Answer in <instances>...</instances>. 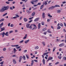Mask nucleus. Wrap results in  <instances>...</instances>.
I'll use <instances>...</instances> for the list:
<instances>
[{"label": "nucleus", "mask_w": 66, "mask_h": 66, "mask_svg": "<svg viewBox=\"0 0 66 66\" xmlns=\"http://www.w3.org/2000/svg\"><path fill=\"white\" fill-rule=\"evenodd\" d=\"M60 25L61 27H63V24L62 23H61Z\"/></svg>", "instance_id": "nucleus-45"}, {"label": "nucleus", "mask_w": 66, "mask_h": 66, "mask_svg": "<svg viewBox=\"0 0 66 66\" xmlns=\"http://www.w3.org/2000/svg\"><path fill=\"white\" fill-rule=\"evenodd\" d=\"M58 59H61V58H62V56H58Z\"/></svg>", "instance_id": "nucleus-36"}, {"label": "nucleus", "mask_w": 66, "mask_h": 66, "mask_svg": "<svg viewBox=\"0 0 66 66\" xmlns=\"http://www.w3.org/2000/svg\"><path fill=\"white\" fill-rule=\"evenodd\" d=\"M9 9V6L4 7L2 8V9L4 11H6V10H7L8 9Z\"/></svg>", "instance_id": "nucleus-2"}, {"label": "nucleus", "mask_w": 66, "mask_h": 66, "mask_svg": "<svg viewBox=\"0 0 66 66\" xmlns=\"http://www.w3.org/2000/svg\"><path fill=\"white\" fill-rule=\"evenodd\" d=\"M49 10H52V7H49Z\"/></svg>", "instance_id": "nucleus-56"}, {"label": "nucleus", "mask_w": 66, "mask_h": 66, "mask_svg": "<svg viewBox=\"0 0 66 66\" xmlns=\"http://www.w3.org/2000/svg\"><path fill=\"white\" fill-rule=\"evenodd\" d=\"M59 62H57L56 63H55V65H57V64H59Z\"/></svg>", "instance_id": "nucleus-51"}, {"label": "nucleus", "mask_w": 66, "mask_h": 66, "mask_svg": "<svg viewBox=\"0 0 66 66\" xmlns=\"http://www.w3.org/2000/svg\"><path fill=\"white\" fill-rule=\"evenodd\" d=\"M23 59L24 60H26V57L25 56H23Z\"/></svg>", "instance_id": "nucleus-44"}, {"label": "nucleus", "mask_w": 66, "mask_h": 66, "mask_svg": "<svg viewBox=\"0 0 66 66\" xmlns=\"http://www.w3.org/2000/svg\"><path fill=\"white\" fill-rule=\"evenodd\" d=\"M10 10H13V8L12 7H10Z\"/></svg>", "instance_id": "nucleus-53"}, {"label": "nucleus", "mask_w": 66, "mask_h": 66, "mask_svg": "<svg viewBox=\"0 0 66 66\" xmlns=\"http://www.w3.org/2000/svg\"><path fill=\"white\" fill-rule=\"evenodd\" d=\"M61 27L60 26H59L57 28V30H59V29H61Z\"/></svg>", "instance_id": "nucleus-39"}, {"label": "nucleus", "mask_w": 66, "mask_h": 66, "mask_svg": "<svg viewBox=\"0 0 66 66\" xmlns=\"http://www.w3.org/2000/svg\"><path fill=\"white\" fill-rule=\"evenodd\" d=\"M24 20L25 22H26V21H27L28 20L27 19V18H24L23 19Z\"/></svg>", "instance_id": "nucleus-14"}, {"label": "nucleus", "mask_w": 66, "mask_h": 66, "mask_svg": "<svg viewBox=\"0 0 66 66\" xmlns=\"http://www.w3.org/2000/svg\"><path fill=\"white\" fill-rule=\"evenodd\" d=\"M13 50H14V52H16V51H17V50H16V49H15V48H14L13 49Z\"/></svg>", "instance_id": "nucleus-37"}, {"label": "nucleus", "mask_w": 66, "mask_h": 66, "mask_svg": "<svg viewBox=\"0 0 66 66\" xmlns=\"http://www.w3.org/2000/svg\"><path fill=\"white\" fill-rule=\"evenodd\" d=\"M0 11H1V12H4V10L2 9L0 10Z\"/></svg>", "instance_id": "nucleus-31"}, {"label": "nucleus", "mask_w": 66, "mask_h": 66, "mask_svg": "<svg viewBox=\"0 0 66 66\" xmlns=\"http://www.w3.org/2000/svg\"><path fill=\"white\" fill-rule=\"evenodd\" d=\"M47 16H48V17H49L50 18H51V17H52V15H51L49 13H48Z\"/></svg>", "instance_id": "nucleus-11"}, {"label": "nucleus", "mask_w": 66, "mask_h": 66, "mask_svg": "<svg viewBox=\"0 0 66 66\" xmlns=\"http://www.w3.org/2000/svg\"><path fill=\"white\" fill-rule=\"evenodd\" d=\"M52 59H53V57H49L47 60V62H48L49 60H52Z\"/></svg>", "instance_id": "nucleus-8"}, {"label": "nucleus", "mask_w": 66, "mask_h": 66, "mask_svg": "<svg viewBox=\"0 0 66 66\" xmlns=\"http://www.w3.org/2000/svg\"><path fill=\"white\" fill-rule=\"evenodd\" d=\"M57 12L58 14H60L61 12V10H57Z\"/></svg>", "instance_id": "nucleus-7"}, {"label": "nucleus", "mask_w": 66, "mask_h": 66, "mask_svg": "<svg viewBox=\"0 0 66 66\" xmlns=\"http://www.w3.org/2000/svg\"><path fill=\"white\" fill-rule=\"evenodd\" d=\"M23 41H24V40H22L20 42V43H22L23 42Z\"/></svg>", "instance_id": "nucleus-38"}, {"label": "nucleus", "mask_w": 66, "mask_h": 66, "mask_svg": "<svg viewBox=\"0 0 66 66\" xmlns=\"http://www.w3.org/2000/svg\"><path fill=\"white\" fill-rule=\"evenodd\" d=\"M48 53H49V52H47L43 54V55H44V56L46 55H47V54H48Z\"/></svg>", "instance_id": "nucleus-20"}, {"label": "nucleus", "mask_w": 66, "mask_h": 66, "mask_svg": "<svg viewBox=\"0 0 66 66\" xmlns=\"http://www.w3.org/2000/svg\"><path fill=\"white\" fill-rule=\"evenodd\" d=\"M6 15H7V13H6L5 14H3V17H4V16H6Z\"/></svg>", "instance_id": "nucleus-26"}, {"label": "nucleus", "mask_w": 66, "mask_h": 66, "mask_svg": "<svg viewBox=\"0 0 66 66\" xmlns=\"http://www.w3.org/2000/svg\"><path fill=\"white\" fill-rule=\"evenodd\" d=\"M59 47H62L63 46L64 44L63 43H62L61 44H60L59 45Z\"/></svg>", "instance_id": "nucleus-19"}, {"label": "nucleus", "mask_w": 66, "mask_h": 66, "mask_svg": "<svg viewBox=\"0 0 66 66\" xmlns=\"http://www.w3.org/2000/svg\"><path fill=\"white\" fill-rule=\"evenodd\" d=\"M63 59L64 60H65V61H66V57H65V56L64 57H63Z\"/></svg>", "instance_id": "nucleus-34"}, {"label": "nucleus", "mask_w": 66, "mask_h": 66, "mask_svg": "<svg viewBox=\"0 0 66 66\" xmlns=\"http://www.w3.org/2000/svg\"><path fill=\"white\" fill-rule=\"evenodd\" d=\"M41 23H42V25H44V22H42Z\"/></svg>", "instance_id": "nucleus-52"}, {"label": "nucleus", "mask_w": 66, "mask_h": 66, "mask_svg": "<svg viewBox=\"0 0 66 66\" xmlns=\"http://www.w3.org/2000/svg\"><path fill=\"white\" fill-rule=\"evenodd\" d=\"M17 18V17H16V16H14L13 17V19H16V18Z\"/></svg>", "instance_id": "nucleus-62"}, {"label": "nucleus", "mask_w": 66, "mask_h": 66, "mask_svg": "<svg viewBox=\"0 0 66 66\" xmlns=\"http://www.w3.org/2000/svg\"><path fill=\"white\" fill-rule=\"evenodd\" d=\"M64 26L65 27H66V23H65V22H64Z\"/></svg>", "instance_id": "nucleus-64"}, {"label": "nucleus", "mask_w": 66, "mask_h": 66, "mask_svg": "<svg viewBox=\"0 0 66 66\" xmlns=\"http://www.w3.org/2000/svg\"><path fill=\"white\" fill-rule=\"evenodd\" d=\"M43 4H45V5H46L47 4V1H46L44 3H44H43Z\"/></svg>", "instance_id": "nucleus-29"}, {"label": "nucleus", "mask_w": 66, "mask_h": 66, "mask_svg": "<svg viewBox=\"0 0 66 66\" xmlns=\"http://www.w3.org/2000/svg\"><path fill=\"white\" fill-rule=\"evenodd\" d=\"M55 49H56V47H55L53 48V52H54V51H55Z\"/></svg>", "instance_id": "nucleus-30"}, {"label": "nucleus", "mask_w": 66, "mask_h": 66, "mask_svg": "<svg viewBox=\"0 0 66 66\" xmlns=\"http://www.w3.org/2000/svg\"><path fill=\"white\" fill-rule=\"evenodd\" d=\"M34 61H35V62L36 63H37V62H38V61H37V60H34Z\"/></svg>", "instance_id": "nucleus-60"}, {"label": "nucleus", "mask_w": 66, "mask_h": 66, "mask_svg": "<svg viewBox=\"0 0 66 66\" xmlns=\"http://www.w3.org/2000/svg\"><path fill=\"white\" fill-rule=\"evenodd\" d=\"M18 46H19V45H15V47H18Z\"/></svg>", "instance_id": "nucleus-55"}, {"label": "nucleus", "mask_w": 66, "mask_h": 66, "mask_svg": "<svg viewBox=\"0 0 66 66\" xmlns=\"http://www.w3.org/2000/svg\"><path fill=\"white\" fill-rule=\"evenodd\" d=\"M27 34H26L25 35V36H24V37L23 38V39H26V38H27Z\"/></svg>", "instance_id": "nucleus-22"}, {"label": "nucleus", "mask_w": 66, "mask_h": 66, "mask_svg": "<svg viewBox=\"0 0 66 66\" xmlns=\"http://www.w3.org/2000/svg\"><path fill=\"white\" fill-rule=\"evenodd\" d=\"M9 32L10 33H12V32H13V30L10 31Z\"/></svg>", "instance_id": "nucleus-54"}, {"label": "nucleus", "mask_w": 66, "mask_h": 66, "mask_svg": "<svg viewBox=\"0 0 66 66\" xmlns=\"http://www.w3.org/2000/svg\"><path fill=\"white\" fill-rule=\"evenodd\" d=\"M55 7H60V6L59 5H55Z\"/></svg>", "instance_id": "nucleus-24"}, {"label": "nucleus", "mask_w": 66, "mask_h": 66, "mask_svg": "<svg viewBox=\"0 0 66 66\" xmlns=\"http://www.w3.org/2000/svg\"><path fill=\"white\" fill-rule=\"evenodd\" d=\"M42 44L43 45V46H45V43L44 42H43L42 43Z\"/></svg>", "instance_id": "nucleus-42"}, {"label": "nucleus", "mask_w": 66, "mask_h": 66, "mask_svg": "<svg viewBox=\"0 0 66 66\" xmlns=\"http://www.w3.org/2000/svg\"><path fill=\"white\" fill-rule=\"evenodd\" d=\"M44 6V5H42L40 7V9L42 10L43 8V7Z\"/></svg>", "instance_id": "nucleus-28"}, {"label": "nucleus", "mask_w": 66, "mask_h": 66, "mask_svg": "<svg viewBox=\"0 0 66 66\" xmlns=\"http://www.w3.org/2000/svg\"><path fill=\"white\" fill-rule=\"evenodd\" d=\"M3 25V23L2 22L0 24V28H1L2 27Z\"/></svg>", "instance_id": "nucleus-16"}, {"label": "nucleus", "mask_w": 66, "mask_h": 66, "mask_svg": "<svg viewBox=\"0 0 66 66\" xmlns=\"http://www.w3.org/2000/svg\"><path fill=\"white\" fill-rule=\"evenodd\" d=\"M40 27H41V25H40V23H39L38 24V29H40Z\"/></svg>", "instance_id": "nucleus-10"}, {"label": "nucleus", "mask_w": 66, "mask_h": 66, "mask_svg": "<svg viewBox=\"0 0 66 66\" xmlns=\"http://www.w3.org/2000/svg\"><path fill=\"white\" fill-rule=\"evenodd\" d=\"M27 52V50H25L24 51V53H26V52Z\"/></svg>", "instance_id": "nucleus-58"}, {"label": "nucleus", "mask_w": 66, "mask_h": 66, "mask_svg": "<svg viewBox=\"0 0 66 66\" xmlns=\"http://www.w3.org/2000/svg\"><path fill=\"white\" fill-rule=\"evenodd\" d=\"M33 21V20H30L29 22L28 23H31V22H32Z\"/></svg>", "instance_id": "nucleus-48"}, {"label": "nucleus", "mask_w": 66, "mask_h": 66, "mask_svg": "<svg viewBox=\"0 0 66 66\" xmlns=\"http://www.w3.org/2000/svg\"><path fill=\"white\" fill-rule=\"evenodd\" d=\"M32 26H33V24H31L30 27H29V29H32Z\"/></svg>", "instance_id": "nucleus-13"}, {"label": "nucleus", "mask_w": 66, "mask_h": 66, "mask_svg": "<svg viewBox=\"0 0 66 66\" xmlns=\"http://www.w3.org/2000/svg\"><path fill=\"white\" fill-rule=\"evenodd\" d=\"M42 62H43V63L44 65H45V59H43Z\"/></svg>", "instance_id": "nucleus-18"}, {"label": "nucleus", "mask_w": 66, "mask_h": 66, "mask_svg": "<svg viewBox=\"0 0 66 66\" xmlns=\"http://www.w3.org/2000/svg\"><path fill=\"white\" fill-rule=\"evenodd\" d=\"M4 63V61H3L0 63V64H1V65H3V63Z\"/></svg>", "instance_id": "nucleus-25"}, {"label": "nucleus", "mask_w": 66, "mask_h": 66, "mask_svg": "<svg viewBox=\"0 0 66 66\" xmlns=\"http://www.w3.org/2000/svg\"><path fill=\"white\" fill-rule=\"evenodd\" d=\"M35 14V12H33L31 14V16H34Z\"/></svg>", "instance_id": "nucleus-15"}, {"label": "nucleus", "mask_w": 66, "mask_h": 66, "mask_svg": "<svg viewBox=\"0 0 66 66\" xmlns=\"http://www.w3.org/2000/svg\"><path fill=\"white\" fill-rule=\"evenodd\" d=\"M47 32H48L49 33H51V32L50 31V29H48L47 30Z\"/></svg>", "instance_id": "nucleus-33"}, {"label": "nucleus", "mask_w": 66, "mask_h": 66, "mask_svg": "<svg viewBox=\"0 0 66 66\" xmlns=\"http://www.w3.org/2000/svg\"><path fill=\"white\" fill-rule=\"evenodd\" d=\"M8 33L9 32H6V33H5V35L7 36H8L9 35V34H8Z\"/></svg>", "instance_id": "nucleus-21"}, {"label": "nucleus", "mask_w": 66, "mask_h": 66, "mask_svg": "<svg viewBox=\"0 0 66 66\" xmlns=\"http://www.w3.org/2000/svg\"><path fill=\"white\" fill-rule=\"evenodd\" d=\"M0 35H2V37H3L4 36V35H5V32H4L3 33H1L0 34Z\"/></svg>", "instance_id": "nucleus-4"}, {"label": "nucleus", "mask_w": 66, "mask_h": 66, "mask_svg": "<svg viewBox=\"0 0 66 66\" xmlns=\"http://www.w3.org/2000/svg\"><path fill=\"white\" fill-rule=\"evenodd\" d=\"M20 48V46H19L16 48H15L16 49H19V48Z\"/></svg>", "instance_id": "nucleus-59"}, {"label": "nucleus", "mask_w": 66, "mask_h": 66, "mask_svg": "<svg viewBox=\"0 0 66 66\" xmlns=\"http://www.w3.org/2000/svg\"><path fill=\"white\" fill-rule=\"evenodd\" d=\"M46 29H47L46 28H45L43 29L42 30H43V31H46Z\"/></svg>", "instance_id": "nucleus-35"}, {"label": "nucleus", "mask_w": 66, "mask_h": 66, "mask_svg": "<svg viewBox=\"0 0 66 66\" xmlns=\"http://www.w3.org/2000/svg\"><path fill=\"white\" fill-rule=\"evenodd\" d=\"M22 56H20L19 57V59L20 60H22Z\"/></svg>", "instance_id": "nucleus-50"}, {"label": "nucleus", "mask_w": 66, "mask_h": 66, "mask_svg": "<svg viewBox=\"0 0 66 66\" xmlns=\"http://www.w3.org/2000/svg\"><path fill=\"white\" fill-rule=\"evenodd\" d=\"M39 20V18H36L34 20V22H36V21H38Z\"/></svg>", "instance_id": "nucleus-3"}, {"label": "nucleus", "mask_w": 66, "mask_h": 66, "mask_svg": "<svg viewBox=\"0 0 66 66\" xmlns=\"http://www.w3.org/2000/svg\"><path fill=\"white\" fill-rule=\"evenodd\" d=\"M29 41H30V40L28 39L27 40H26L24 42V43L25 44H28L29 42Z\"/></svg>", "instance_id": "nucleus-9"}, {"label": "nucleus", "mask_w": 66, "mask_h": 66, "mask_svg": "<svg viewBox=\"0 0 66 66\" xmlns=\"http://www.w3.org/2000/svg\"><path fill=\"white\" fill-rule=\"evenodd\" d=\"M26 56L27 57V59H29V56L28 55V54H27L26 55Z\"/></svg>", "instance_id": "nucleus-27"}, {"label": "nucleus", "mask_w": 66, "mask_h": 66, "mask_svg": "<svg viewBox=\"0 0 66 66\" xmlns=\"http://www.w3.org/2000/svg\"><path fill=\"white\" fill-rule=\"evenodd\" d=\"M42 17L43 18H45V15H42Z\"/></svg>", "instance_id": "nucleus-57"}, {"label": "nucleus", "mask_w": 66, "mask_h": 66, "mask_svg": "<svg viewBox=\"0 0 66 66\" xmlns=\"http://www.w3.org/2000/svg\"><path fill=\"white\" fill-rule=\"evenodd\" d=\"M37 29V27H34L32 29V30H35V29Z\"/></svg>", "instance_id": "nucleus-32"}, {"label": "nucleus", "mask_w": 66, "mask_h": 66, "mask_svg": "<svg viewBox=\"0 0 66 66\" xmlns=\"http://www.w3.org/2000/svg\"><path fill=\"white\" fill-rule=\"evenodd\" d=\"M26 12L27 13H28V14H30L31 13V12L29 11V10H26Z\"/></svg>", "instance_id": "nucleus-12"}, {"label": "nucleus", "mask_w": 66, "mask_h": 66, "mask_svg": "<svg viewBox=\"0 0 66 66\" xmlns=\"http://www.w3.org/2000/svg\"><path fill=\"white\" fill-rule=\"evenodd\" d=\"M38 48H39V47L38 46H37L35 47V49L36 50V49H38Z\"/></svg>", "instance_id": "nucleus-23"}, {"label": "nucleus", "mask_w": 66, "mask_h": 66, "mask_svg": "<svg viewBox=\"0 0 66 66\" xmlns=\"http://www.w3.org/2000/svg\"><path fill=\"white\" fill-rule=\"evenodd\" d=\"M1 30L0 31V32H2V31H4L5 30V27H3V28H1Z\"/></svg>", "instance_id": "nucleus-5"}, {"label": "nucleus", "mask_w": 66, "mask_h": 66, "mask_svg": "<svg viewBox=\"0 0 66 66\" xmlns=\"http://www.w3.org/2000/svg\"><path fill=\"white\" fill-rule=\"evenodd\" d=\"M15 15L16 16V17H19V16L17 14H15Z\"/></svg>", "instance_id": "nucleus-46"}, {"label": "nucleus", "mask_w": 66, "mask_h": 66, "mask_svg": "<svg viewBox=\"0 0 66 66\" xmlns=\"http://www.w3.org/2000/svg\"><path fill=\"white\" fill-rule=\"evenodd\" d=\"M41 5V3H38L37 4V5Z\"/></svg>", "instance_id": "nucleus-47"}, {"label": "nucleus", "mask_w": 66, "mask_h": 66, "mask_svg": "<svg viewBox=\"0 0 66 66\" xmlns=\"http://www.w3.org/2000/svg\"><path fill=\"white\" fill-rule=\"evenodd\" d=\"M13 62L14 63V64H16V62L15 60L14 59L13 60Z\"/></svg>", "instance_id": "nucleus-17"}, {"label": "nucleus", "mask_w": 66, "mask_h": 66, "mask_svg": "<svg viewBox=\"0 0 66 66\" xmlns=\"http://www.w3.org/2000/svg\"><path fill=\"white\" fill-rule=\"evenodd\" d=\"M1 20V22L2 21H4V19H2Z\"/></svg>", "instance_id": "nucleus-40"}, {"label": "nucleus", "mask_w": 66, "mask_h": 66, "mask_svg": "<svg viewBox=\"0 0 66 66\" xmlns=\"http://www.w3.org/2000/svg\"><path fill=\"white\" fill-rule=\"evenodd\" d=\"M6 4H9L10 3L9 2H6Z\"/></svg>", "instance_id": "nucleus-43"}, {"label": "nucleus", "mask_w": 66, "mask_h": 66, "mask_svg": "<svg viewBox=\"0 0 66 66\" xmlns=\"http://www.w3.org/2000/svg\"><path fill=\"white\" fill-rule=\"evenodd\" d=\"M38 0H33L31 2V3L32 4H36V2H37L38 1Z\"/></svg>", "instance_id": "nucleus-1"}, {"label": "nucleus", "mask_w": 66, "mask_h": 66, "mask_svg": "<svg viewBox=\"0 0 66 66\" xmlns=\"http://www.w3.org/2000/svg\"><path fill=\"white\" fill-rule=\"evenodd\" d=\"M5 50H6V48H4L3 49V51H5Z\"/></svg>", "instance_id": "nucleus-61"}, {"label": "nucleus", "mask_w": 66, "mask_h": 66, "mask_svg": "<svg viewBox=\"0 0 66 66\" xmlns=\"http://www.w3.org/2000/svg\"><path fill=\"white\" fill-rule=\"evenodd\" d=\"M11 27H14V25L12 24H11L10 25Z\"/></svg>", "instance_id": "nucleus-49"}, {"label": "nucleus", "mask_w": 66, "mask_h": 66, "mask_svg": "<svg viewBox=\"0 0 66 66\" xmlns=\"http://www.w3.org/2000/svg\"><path fill=\"white\" fill-rule=\"evenodd\" d=\"M51 7H52V10H53V9H54L55 8V6H52Z\"/></svg>", "instance_id": "nucleus-41"}, {"label": "nucleus", "mask_w": 66, "mask_h": 66, "mask_svg": "<svg viewBox=\"0 0 66 66\" xmlns=\"http://www.w3.org/2000/svg\"><path fill=\"white\" fill-rule=\"evenodd\" d=\"M37 6V4H35L34 5V7H35V6Z\"/></svg>", "instance_id": "nucleus-63"}, {"label": "nucleus", "mask_w": 66, "mask_h": 66, "mask_svg": "<svg viewBox=\"0 0 66 66\" xmlns=\"http://www.w3.org/2000/svg\"><path fill=\"white\" fill-rule=\"evenodd\" d=\"M30 24L29 23L27 24L26 26L27 28H29V26H30Z\"/></svg>", "instance_id": "nucleus-6"}]
</instances>
